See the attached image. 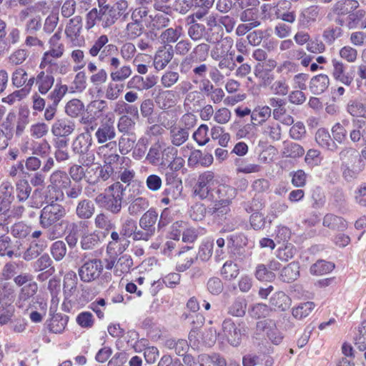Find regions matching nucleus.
Masks as SVG:
<instances>
[{
    "mask_svg": "<svg viewBox=\"0 0 366 366\" xmlns=\"http://www.w3.org/2000/svg\"><path fill=\"white\" fill-rule=\"evenodd\" d=\"M338 157L341 162L340 170L342 177L347 182L357 178L365 169V163L360 157L357 149L351 146H346L340 150Z\"/></svg>",
    "mask_w": 366,
    "mask_h": 366,
    "instance_id": "1",
    "label": "nucleus"
},
{
    "mask_svg": "<svg viewBox=\"0 0 366 366\" xmlns=\"http://www.w3.org/2000/svg\"><path fill=\"white\" fill-rule=\"evenodd\" d=\"M66 212L64 206L58 203H51L45 207L40 212L39 216V224L43 229H49L48 238L50 240L56 239L61 236V234L56 229L57 224L61 225L59 222L66 215Z\"/></svg>",
    "mask_w": 366,
    "mask_h": 366,
    "instance_id": "2",
    "label": "nucleus"
},
{
    "mask_svg": "<svg viewBox=\"0 0 366 366\" xmlns=\"http://www.w3.org/2000/svg\"><path fill=\"white\" fill-rule=\"evenodd\" d=\"M126 187L117 182L110 185L105 193L99 194L95 199L107 211L113 214H119L122 210V204Z\"/></svg>",
    "mask_w": 366,
    "mask_h": 366,
    "instance_id": "3",
    "label": "nucleus"
},
{
    "mask_svg": "<svg viewBox=\"0 0 366 366\" xmlns=\"http://www.w3.org/2000/svg\"><path fill=\"white\" fill-rule=\"evenodd\" d=\"M104 270L102 259L99 258H88L84 253L81 257V264L78 269L80 280L85 283H90L97 280Z\"/></svg>",
    "mask_w": 366,
    "mask_h": 366,
    "instance_id": "4",
    "label": "nucleus"
},
{
    "mask_svg": "<svg viewBox=\"0 0 366 366\" xmlns=\"http://www.w3.org/2000/svg\"><path fill=\"white\" fill-rule=\"evenodd\" d=\"M92 144V134L88 133L79 134L72 142V151L79 156L81 162L86 166L91 165L94 160V155L90 152Z\"/></svg>",
    "mask_w": 366,
    "mask_h": 366,
    "instance_id": "5",
    "label": "nucleus"
},
{
    "mask_svg": "<svg viewBox=\"0 0 366 366\" xmlns=\"http://www.w3.org/2000/svg\"><path fill=\"white\" fill-rule=\"evenodd\" d=\"M214 182V174L213 172L206 171L200 174L193 188L194 194L200 199H213V186Z\"/></svg>",
    "mask_w": 366,
    "mask_h": 366,
    "instance_id": "6",
    "label": "nucleus"
},
{
    "mask_svg": "<svg viewBox=\"0 0 366 366\" xmlns=\"http://www.w3.org/2000/svg\"><path fill=\"white\" fill-rule=\"evenodd\" d=\"M210 46L207 42L196 45L180 64L182 72L187 73L192 68L193 64L204 62L209 57Z\"/></svg>",
    "mask_w": 366,
    "mask_h": 366,
    "instance_id": "7",
    "label": "nucleus"
},
{
    "mask_svg": "<svg viewBox=\"0 0 366 366\" xmlns=\"http://www.w3.org/2000/svg\"><path fill=\"white\" fill-rule=\"evenodd\" d=\"M359 6V3L356 0H344L336 2L331 11L328 14L327 17L332 20L336 24L342 26L345 25V19L343 17L348 15L350 11H353Z\"/></svg>",
    "mask_w": 366,
    "mask_h": 366,
    "instance_id": "8",
    "label": "nucleus"
},
{
    "mask_svg": "<svg viewBox=\"0 0 366 366\" xmlns=\"http://www.w3.org/2000/svg\"><path fill=\"white\" fill-rule=\"evenodd\" d=\"M222 330L228 342L233 347H237L242 342V337L246 329L243 322L236 325L231 319H226L222 322Z\"/></svg>",
    "mask_w": 366,
    "mask_h": 366,
    "instance_id": "9",
    "label": "nucleus"
},
{
    "mask_svg": "<svg viewBox=\"0 0 366 366\" xmlns=\"http://www.w3.org/2000/svg\"><path fill=\"white\" fill-rule=\"evenodd\" d=\"M331 65V75L333 79L345 86H351L355 78V70L347 71V66L341 60L335 58L332 59Z\"/></svg>",
    "mask_w": 366,
    "mask_h": 366,
    "instance_id": "10",
    "label": "nucleus"
},
{
    "mask_svg": "<svg viewBox=\"0 0 366 366\" xmlns=\"http://www.w3.org/2000/svg\"><path fill=\"white\" fill-rule=\"evenodd\" d=\"M187 35L194 41L204 39L209 44H214L219 41L218 34L210 33L207 27L200 23H187Z\"/></svg>",
    "mask_w": 366,
    "mask_h": 366,
    "instance_id": "11",
    "label": "nucleus"
},
{
    "mask_svg": "<svg viewBox=\"0 0 366 366\" xmlns=\"http://www.w3.org/2000/svg\"><path fill=\"white\" fill-rule=\"evenodd\" d=\"M22 242L20 240L13 241L9 236L0 239V257L10 259L19 258L22 254Z\"/></svg>",
    "mask_w": 366,
    "mask_h": 366,
    "instance_id": "12",
    "label": "nucleus"
},
{
    "mask_svg": "<svg viewBox=\"0 0 366 366\" xmlns=\"http://www.w3.org/2000/svg\"><path fill=\"white\" fill-rule=\"evenodd\" d=\"M14 200V187L10 182H3L0 184V214L9 213Z\"/></svg>",
    "mask_w": 366,
    "mask_h": 366,
    "instance_id": "13",
    "label": "nucleus"
},
{
    "mask_svg": "<svg viewBox=\"0 0 366 366\" xmlns=\"http://www.w3.org/2000/svg\"><path fill=\"white\" fill-rule=\"evenodd\" d=\"M95 137L99 144H104L109 142H114L116 137V129L114 121L111 119L102 122L99 127L95 132Z\"/></svg>",
    "mask_w": 366,
    "mask_h": 366,
    "instance_id": "14",
    "label": "nucleus"
},
{
    "mask_svg": "<svg viewBox=\"0 0 366 366\" xmlns=\"http://www.w3.org/2000/svg\"><path fill=\"white\" fill-rule=\"evenodd\" d=\"M320 15V8L317 5H312L303 9L298 17V24L302 28H309L314 24Z\"/></svg>",
    "mask_w": 366,
    "mask_h": 366,
    "instance_id": "15",
    "label": "nucleus"
},
{
    "mask_svg": "<svg viewBox=\"0 0 366 366\" xmlns=\"http://www.w3.org/2000/svg\"><path fill=\"white\" fill-rule=\"evenodd\" d=\"M94 226L102 238H106L112 230L116 229V224L112 217L104 212L99 213L94 218Z\"/></svg>",
    "mask_w": 366,
    "mask_h": 366,
    "instance_id": "16",
    "label": "nucleus"
},
{
    "mask_svg": "<svg viewBox=\"0 0 366 366\" xmlns=\"http://www.w3.org/2000/svg\"><path fill=\"white\" fill-rule=\"evenodd\" d=\"M51 318L46 322V327L52 333H61L65 330L69 321V317L61 313L51 315V307L49 310Z\"/></svg>",
    "mask_w": 366,
    "mask_h": 366,
    "instance_id": "17",
    "label": "nucleus"
},
{
    "mask_svg": "<svg viewBox=\"0 0 366 366\" xmlns=\"http://www.w3.org/2000/svg\"><path fill=\"white\" fill-rule=\"evenodd\" d=\"M227 247L234 255L244 256L242 249L248 244L247 237L243 233L233 234L227 237Z\"/></svg>",
    "mask_w": 366,
    "mask_h": 366,
    "instance_id": "18",
    "label": "nucleus"
},
{
    "mask_svg": "<svg viewBox=\"0 0 366 366\" xmlns=\"http://www.w3.org/2000/svg\"><path fill=\"white\" fill-rule=\"evenodd\" d=\"M345 25L349 29L366 28L365 11L363 9H355L347 16Z\"/></svg>",
    "mask_w": 366,
    "mask_h": 366,
    "instance_id": "19",
    "label": "nucleus"
},
{
    "mask_svg": "<svg viewBox=\"0 0 366 366\" xmlns=\"http://www.w3.org/2000/svg\"><path fill=\"white\" fill-rule=\"evenodd\" d=\"M174 56V49L172 45H164L162 49H159L154 58V65L157 70L163 69Z\"/></svg>",
    "mask_w": 366,
    "mask_h": 366,
    "instance_id": "20",
    "label": "nucleus"
},
{
    "mask_svg": "<svg viewBox=\"0 0 366 366\" xmlns=\"http://www.w3.org/2000/svg\"><path fill=\"white\" fill-rule=\"evenodd\" d=\"M75 129L73 121L63 118L55 121L51 127V132L55 137H68Z\"/></svg>",
    "mask_w": 366,
    "mask_h": 366,
    "instance_id": "21",
    "label": "nucleus"
},
{
    "mask_svg": "<svg viewBox=\"0 0 366 366\" xmlns=\"http://www.w3.org/2000/svg\"><path fill=\"white\" fill-rule=\"evenodd\" d=\"M291 304V298L282 291L274 293L269 299V305L275 311L285 312L290 308Z\"/></svg>",
    "mask_w": 366,
    "mask_h": 366,
    "instance_id": "22",
    "label": "nucleus"
},
{
    "mask_svg": "<svg viewBox=\"0 0 366 366\" xmlns=\"http://www.w3.org/2000/svg\"><path fill=\"white\" fill-rule=\"evenodd\" d=\"M330 86V79L327 74H320L311 78L309 89L312 94L320 95L324 93Z\"/></svg>",
    "mask_w": 366,
    "mask_h": 366,
    "instance_id": "23",
    "label": "nucleus"
},
{
    "mask_svg": "<svg viewBox=\"0 0 366 366\" xmlns=\"http://www.w3.org/2000/svg\"><path fill=\"white\" fill-rule=\"evenodd\" d=\"M46 242L43 239L32 241L29 247L23 252L21 257L27 262L38 257L46 248Z\"/></svg>",
    "mask_w": 366,
    "mask_h": 366,
    "instance_id": "24",
    "label": "nucleus"
},
{
    "mask_svg": "<svg viewBox=\"0 0 366 366\" xmlns=\"http://www.w3.org/2000/svg\"><path fill=\"white\" fill-rule=\"evenodd\" d=\"M188 128L172 126L169 129V139L173 146L180 147L189 139Z\"/></svg>",
    "mask_w": 366,
    "mask_h": 366,
    "instance_id": "25",
    "label": "nucleus"
},
{
    "mask_svg": "<svg viewBox=\"0 0 366 366\" xmlns=\"http://www.w3.org/2000/svg\"><path fill=\"white\" fill-rule=\"evenodd\" d=\"M322 224L334 231H344L347 227V223L344 218L331 213L325 215Z\"/></svg>",
    "mask_w": 366,
    "mask_h": 366,
    "instance_id": "26",
    "label": "nucleus"
},
{
    "mask_svg": "<svg viewBox=\"0 0 366 366\" xmlns=\"http://www.w3.org/2000/svg\"><path fill=\"white\" fill-rule=\"evenodd\" d=\"M119 231L125 239L132 238L134 241H138L137 222L131 217H127L122 220Z\"/></svg>",
    "mask_w": 366,
    "mask_h": 366,
    "instance_id": "27",
    "label": "nucleus"
},
{
    "mask_svg": "<svg viewBox=\"0 0 366 366\" xmlns=\"http://www.w3.org/2000/svg\"><path fill=\"white\" fill-rule=\"evenodd\" d=\"M300 277V264L292 262L285 266L280 273V280L284 282L290 283Z\"/></svg>",
    "mask_w": 366,
    "mask_h": 366,
    "instance_id": "28",
    "label": "nucleus"
},
{
    "mask_svg": "<svg viewBox=\"0 0 366 366\" xmlns=\"http://www.w3.org/2000/svg\"><path fill=\"white\" fill-rule=\"evenodd\" d=\"M102 236L95 230L92 232H85L80 238V247L83 250H92L101 242Z\"/></svg>",
    "mask_w": 366,
    "mask_h": 366,
    "instance_id": "29",
    "label": "nucleus"
},
{
    "mask_svg": "<svg viewBox=\"0 0 366 366\" xmlns=\"http://www.w3.org/2000/svg\"><path fill=\"white\" fill-rule=\"evenodd\" d=\"M31 192V187L27 179H20L15 183L14 194L19 202L28 199Z\"/></svg>",
    "mask_w": 366,
    "mask_h": 366,
    "instance_id": "30",
    "label": "nucleus"
},
{
    "mask_svg": "<svg viewBox=\"0 0 366 366\" xmlns=\"http://www.w3.org/2000/svg\"><path fill=\"white\" fill-rule=\"evenodd\" d=\"M215 193L217 197L214 195V199L211 201L219 202L224 204H230L232 199L235 196V189L230 186L221 184L217 187Z\"/></svg>",
    "mask_w": 366,
    "mask_h": 366,
    "instance_id": "31",
    "label": "nucleus"
},
{
    "mask_svg": "<svg viewBox=\"0 0 366 366\" xmlns=\"http://www.w3.org/2000/svg\"><path fill=\"white\" fill-rule=\"evenodd\" d=\"M54 83L53 74L40 71L36 77V84L38 86V90L41 94H46L52 87Z\"/></svg>",
    "mask_w": 366,
    "mask_h": 366,
    "instance_id": "32",
    "label": "nucleus"
},
{
    "mask_svg": "<svg viewBox=\"0 0 366 366\" xmlns=\"http://www.w3.org/2000/svg\"><path fill=\"white\" fill-rule=\"evenodd\" d=\"M95 212V205L92 201L84 199L79 202L76 208V216L81 219H90Z\"/></svg>",
    "mask_w": 366,
    "mask_h": 366,
    "instance_id": "33",
    "label": "nucleus"
},
{
    "mask_svg": "<svg viewBox=\"0 0 366 366\" xmlns=\"http://www.w3.org/2000/svg\"><path fill=\"white\" fill-rule=\"evenodd\" d=\"M61 31L58 30L53 34L49 41V50L46 51L51 55L56 56V59L61 57L64 52V45L61 42Z\"/></svg>",
    "mask_w": 366,
    "mask_h": 366,
    "instance_id": "34",
    "label": "nucleus"
},
{
    "mask_svg": "<svg viewBox=\"0 0 366 366\" xmlns=\"http://www.w3.org/2000/svg\"><path fill=\"white\" fill-rule=\"evenodd\" d=\"M51 184L63 191L65 187L70 186L71 179L66 172L61 170L54 171L49 177Z\"/></svg>",
    "mask_w": 366,
    "mask_h": 366,
    "instance_id": "35",
    "label": "nucleus"
},
{
    "mask_svg": "<svg viewBox=\"0 0 366 366\" xmlns=\"http://www.w3.org/2000/svg\"><path fill=\"white\" fill-rule=\"evenodd\" d=\"M38 290V285L36 282H29L20 290L18 295L19 307H22L26 302L29 301L34 297Z\"/></svg>",
    "mask_w": 366,
    "mask_h": 366,
    "instance_id": "36",
    "label": "nucleus"
},
{
    "mask_svg": "<svg viewBox=\"0 0 366 366\" xmlns=\"http://www.w3.org/2000/svg\"><path fill=\"white\" fill-rule=\"evenodd\" d=\"M346 110L353 117L366 119V104L361 100H350L347 104Z\"/></svg>",
    "mask_w": 366,
    "mask_h": 366,
    "instance_id": "37",
    "label": "nucleus"
},
{
    "mask_svg": "<svg viewBox=\"0 0 366 366\" xmlns=\"http://www.w3.org/2000/svg\"><path fill=\"white\" fill-rule=\"evenodd\" d=\"M78 278L75 272H66L63 280V291L66 297H71L76 290Z\"/></svg>",
    "mask_w": 366,
    "mask_h": 366,
    "instance_id": "38",
    "label": "nucleus"
},
{
    "mask_svg": "<svg viewBox=\"0 0 366 366\" xmlns=\"http://www.w3.org/2000/svg\"><path fill=\"white\" fill-rule=\"evenodd\" d=\"M156 102L163 109L172 107L176 104L174 92L172 90L160 92L156 97Z\"/></svg>",
    "mask_w": 366,
    "mask_h": 366,
    "instance_id": "39",
    "label": "nucleus"
},
{
    "mask_svg": "<svg viewBox=\"0 0 366 366\" xmlns=\"http://www.w3.org/2000/svg\"><path fill=\"white\" fill-rule=\"evenodd\" d=\"M315 304L313 302L307 301L300 303L292 310V315L297 320H302L313 311Z\"/></svg>",
    "mask_w": 366,
    "mask_h": 366,
    "instance_id": "40",
    "label": "nucleus"
},
{
    "mask_svg": "<svg viewBox=\"0 0 366 366\" xmlns=\"http://www.w3.org/2000/svg\"><path fill=\"white\" fill-rule=\"evenodd\" d=\"M247 305V301L243 297H237L228 307V313L234 317H243L246 313Z\"/></svg>",
    "mask_w": 366,
    "mask_h": 366,
    "instance_id": "41",
    "label": "nucleus"
},
{
    "mask_svg": "<svg viewBox=\"0 0 366 366\" xmlns=\"http://www.w3.org/2000/svg\"><path fill=\"white\" fill-rule=\"evenodd\" d=\"M220 274L226 280H232L239 274V267L232 260H227L221 268Z\"/></svg>",
    "mask_w": 366,
    "mask_h": 366,
    "instance_id": "42",
    "label": "nucleus"
},
{
    "mask_svg": "<svg viewBox=\"0 0 366 366\" xmlns=\"http://www.w3.org/2000/svg\"><path fill=\"white\" fill-rule=\"evenodd\" d=\"M136 136L134 134H123L119 139L118 147L120 153L122 155L127 154L132 150L136 142Z\"/></svg>",
    "mask_w": 366,
    "mask_h": 366,
    "instance_id": "43",
    "label": "nucleus"
},
{
    "mask_svg": "<svg viewBox=\"0 0 366 366\" xmlns=\"http://www.w3.org/2000/svg\"><path fill=\"white\" fill-rule=\"evenodd\" d=\"M305 150L300 144L292 142H284L282 155L285 157L297 158L302 157Z\"/></svg>",
    "mask_w": 366,
    "mask_h": 366,
    "instance_id": "44",
    "label": "nucleus"
},
{
    "mask_svg": "<svg viewBox=\"0 0 366 366\" xmlns=\"http://www.w3.org/2000/svg\"><path fill=\"white\" fill-rule=\"evenodd\" d=\"M165 346L169 350H174L179 356L184 355L189 348L187 341L183 339H169L165 342Z\"/></svg>",
    "mask_w": 366,
    "mask_h": 366,
    "instance_id": "45",
    "label": "nucleus"
},
{
    "mask_svg": "<svg viewBox=\"0 0 366 366\" xmlns=\"http://www.w3.org/2000/svg\"><path fill=\"white\" fill-rule=\"evenodd\" d=\"M350 123L348 120H343L342 123H336L332 128L333 139L339 144L343 143L347 136V127Z\"/></svg>",
    "mask_w": 366,
    "mask_h": 366,
    "instance_id": "46",
    "label": "nucleus"
},
{
    "mask_svg": "<svg viewBox=\"0 0 366 366\" xmlns=\"http://www.w3.org/2000/svg\"><path fill=\"white\" fill-rule=\"evenodd\" d=\"M182 35V27L168 28L162 32L160 39L164 45H171L178 41Z\"/></svg>",
    "mask_w": 366,
    "mask_h": 366,
    "instance_id": "47",
    "label": "nucleus"
},
{
    "mask_svg": "<svg viewBox=\"0 0 366 366\" xmlns=\"http://www.w3.org/2000/svg\"><path fill=\"white\" fill-rule=\"evenodd\" d=\"M149 206V200L145 197H137L132 200L129 207L128 212L130 215H138L146 210Z\"/></svg>",
    "mask_w": 366,
    "mask_h": 366,
    "instance_id": "48",
    "label": "nucleus"
},
{
    "mask_svg": "<svg viewBox=\"0 0 366 366\" xmlns=\"http://www.w3.org/2000/svg\"><path fill=\"white\" fill-rule=\"evenodd\" d=\"M56 56L51 55L50 53L44 52L41 58L39 68L45 69V72L53 74L56 73L59 62L55 60Z\"/></svg>",
    "mask_w": 366,
    "mask_h": 366,
    "instance_id": "49",
    "label": "nucleus"
},
{
    "mask_svg": "<svg viewBox=\"0 0 366 366\" xmlns=\"http://www.w3.org/2000/svg\"><path fill=\"white\" fill-rule=\"evenodd\" d=\"M103 28H107L113 25L119 19L117 10L109 4H102Z\"/></svg>",
    "mask_w": 366,
    "mask_h": 366,
    "instance_id": "50",
    "label": "nucleus"
},
{
    "mask_svg": "<svg viewBox=\"0 0 366 366\" xmlns=\"http://www.w3.org/2000/svg\"><path fill=\"white\" fill-rule=\"evenodd\" d=\"M67 91L68 86L66 84H62L61 80H59L54 89L48 95V99L55 104H59Z\"/></svg>",
    "mask_w": 366,
    "mask_h": 366,
    "instance_id": "51",
    "label": "nucleus"
},
{
    "mask_svg": "<svg viewBox=\"0 0 366 366\" xmlns=\"http://www.w3.org/2000/svg\"><path fill=\"white\" fill-rule=\"evenodd\" d=\"M82 28V19L80 16H75L69 20L66 26L65 33L67 36L72 38L79 35Z\"/></svg>",
    "mask_w": 366,
    "mask_h": 366,
    "instance_id": "52",
    "label": "nucleus"
},
{
    "mask_svg": "<svg viewBox=\"0 0 366 366\" xmlns=\"http://www.w3.org/2000/svg\"><path fill=\"white\" fill-rule=\"evenodd\" d=\"M335 264L332 262L320 259L310 267V272L316 275H323L333 270Z\"/></svg>",
    "mask_w": 366,
    "mask_h": 366,
    "instance_id": "53",
    "label": "nucleus"
},
{
    "mask_svg": "<svg viewBox=\"0 0 366 366\" xmlns=\"http://www.w3.org/2000/svg\"><path fill=\"white\" fill-rule=\"evenodd\" d=\"M133 266V259L129 254L122 255L116 263V274L122 275L124 273H128Z\"/></svg>",
    "mask_w": 366,
    "mask_h": 366,
    "instance_id": "54",
    "label": "nucleus"
},
{
    "mask_svg": "<svg viewBox=\"0 0 366 366\" xmlns=\"http://www.w3.org/2000/svg\"><path fill=\"white\" fill-rule=\"evenodd\" d=\"M139 228L137 227L138 241L147 242L155 234L156 227L144 224L143 220L139 221Z\"/></svg>",
    "mask_w": 366,
    "mask_h": 366,
    "instance_id": "55",
    "label": "nucleus"
},
{
    "mask_svg": "<svg viewBox=\"0 0 366 366\" xmlns=\"http://www.w3.org/2000/svg\"><path fill=\"white\" fill-rule=\"evenodd\" d=\"M276 322L272 319H264L257 322V334L264 333L267 337L271 335L274 331H276Z\"/></svg>",
    "mask_w": 366,
    "mask_h": 366,
    "instance_id": "56",
    "label": "nucleus"
},
{
    "mask_svg": "<svg viewBox=\"0 0 366 366\" xmlns=\"http://www.w3.org/2000/svg\"><path fill=\"white\" fill-rule=\"evenodd\" d=\"M276 322L272 319H264L257 322V334L264 333L267 337L271 335L274 331H276Z\"/></svg>",
    "mask_w": 366,
    "mask_h": 366,
    "instance_id": "57",
    "label": "nucleus"
},
{
    "mask_svg": "<svg viewBox=\"0 0 366 366\" xmlns=\"http://www.w3.org/2000/svg\"><path fill=\"white\" fill-rule=\"evenodd\" d=\"M272 308L263 303L253 305L249 309V315L254 319L264 318L269 315Z\"/></svg>",
    "mask_w": 366,
    "mask_h": 366,
    "instance_id": "58",
    "label": "nucleus"
},
{
    "mask_svg": "<svg viewBox=\"0 0 366 366\" xmlns=\"http://www.w3.org/2000/svg\"><path fill=\"white\" fill-rule=\"evenodd\" d=\"M67 248L66 242L62 240H57L52 243L50 252L56 261H61L66 254Z\"/></svg>",
    "mask_w": 366,
    "mask_h": 366,
    "instance_id": "59",
    "label": "nucleus"
},
{
    "mask_svg": "<svg viewBox=\"0 0 366 366\" xmlns=\"http://www.w3.org/2000/svg\"><path fill=\"white\" fill-rule=\"evenodd\" d=\"M207 214H209V206L206 207L200 202L195 203L189 210L190 217L194 221L202 220Z\"/></svg>",
    "mask_w": 366,
    "mask_h": 366,
    "instance_id": "60",
    "label": "nucleus"
},
{
    "mask_svg": "<svg viewBox=\"0 0 366 366\" xmlns=\"http://www.w3.org/2000/svg\"><path fill=\"white\" fill-rule=\"evenodd\" d=\"M162 148L159 142L152 145L147 154L146 159L152 165H159L161 162Z\"/></svg>",
    "mask_w": 366,
    "mask_h": 366,
    "instance_id": "61",
    "label": "nucleus"
},
{
    "mask_svg": "<svg viewBox=\"0 0 366 366\" xmlns=\"http://www.w3.org/2000/svg\"><path fill=\"white\" fill-rule=\"evenodd\" d=\"M15 311L14 306L11 303L0 302V326L7 324Z\"/></svg>",
    "mask_w": 366,
    "mask_h": 366,
    "instance_id": "62",
    "label": "nucleus"
},
{
    "mask_svg": "<svg viewBox=\"0 0 366 366\" xmlns=\"http://www.w3.org/2000/svg\"><path fill=\"white\" fill-rule=\"evenodd\" d=\"M84 107V106L81 101L73 99L67 102L65 107V112L69 116L76 117L83 111Z\"/></svg>",
    "mask_w": 366,
    "mask_h": 366,
    "instance_id": "63",
    "label": "nucleus"
},
{
    "mask_svg": "<svg viewBox=\"0 0 366 366\" xmlns=\"http://www.w3.org/2000/svg\"><path fill=\"white\" fill-rule=\"evenodd\" d=\"M42 27V19L39 15H36L29 19L25 24L24 30L26 33L36 35Z\"/></svg>",
    "mask_w": 366,
    "mask_h": 366,
    "instance_id": "64",
    "label": "nucleus"
}]
</instances>
